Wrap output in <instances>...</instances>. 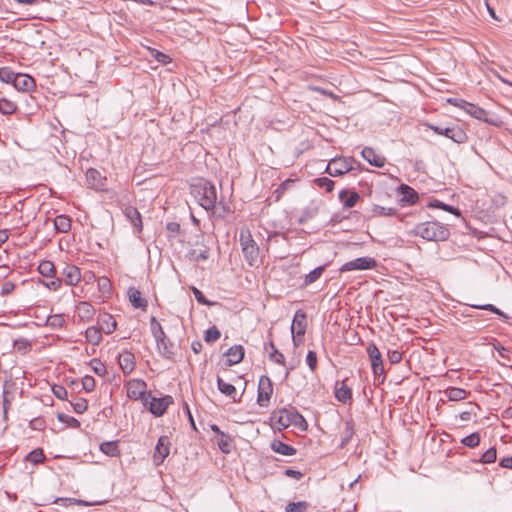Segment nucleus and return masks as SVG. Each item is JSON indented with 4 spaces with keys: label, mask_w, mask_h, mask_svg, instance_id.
<instances>
[{
    "label": "nucleus",
    "mask_w": 512,
    "mask_h": 512,
    "mask_svg": "<svg viewBox=\"0 0 512 512\" xmlns=\"http://www.w3.org/2000/svg\"><path fill=\"white\" fill-rule=\"evenodd\" d=\"M190 193L198 204L206 211H212L215 208L217 192L215 186L205 180L197 179L190 185Z\"/></svg>",
    "instance_id": "obj_1"
},
{
    "label": "nucleus",
    "mask_w": 512,
    "mask_h": 512,
    "mask_svg": "<svg viewBox=\"0 0 512 512\" xmlns=\"http://www.w3.org/2000/svg\"><path fill=\"white\" fill-rule=\"evenodd\" d=\"M271 421L278 430L286 429L291 425L301 431H306L308 428L307 421L295 408L275 410L271 415Z\"/></svg>",
    "instance_id": "obj_2"
},
{
    "label": "nucleus",
    "mask_w": 512,
    "mask_h": 512,
    "mask_svg": "<svg viewBox=\"0 0 512 512\" xmlns=\"http://www.w3.org/2000/svg\"><path fill=\"white\" fill-rule=\"evenodd\" d=\"M411 233L427 241H445L450 236L449 229L436 221L419 223L414 226Z\"/></svg>",
    "instance_id": "obj_3"
},
{
    "label": "nucleus",
    "mask_w": 512,
    "mask_h": 512,
    "mask_svg": "<svg viewBox=\"0 0 512 512\" xmlns=\"http://www.w3.org/2000/svg\"><path fill=\"white\" fill-rule=\"evenodd\" d=\"M239 242L247 264L257 266L259 261V246L253 239L249 229H241Z\"/></svg>",
    "instance_id": "obj_4"
},
{
    "label": "nucleus",
    "mask_w": 512,
    "mask_h": 512,
    "mask_svg": "<svg viewBox=\"0 0 512 512\" xmlns=\"http://www.w3.org/2000/svg\"><path fill=\"white\" fill-rule=\"evenodd\" d=\"M146 382L142 379H132L127 383V396L133 400H141L144 406L148 405L150 393H146Z\"/></svg>",
    "instance_id": "obj_5"
},
{
    "label": "nucleus",
    "mask_w": 512,
    "mask_h": 512,
    "mask_svg": "<svg viewBox=\"0 0 512 512\" xmlns=\"http://www.w3.org/2000/svg\"><path fill=\"white\" fill-rule=\"evenodd\" d=\"M377 266V261L372 257H359L354 260L344 263L340 267L341 272H348L354 270H370Z\"/></svg>",
    "instance_id": "obj_6"
},
{
    "label": "nucleus",
    "mask_w": 512,
    "mask_h": 512,
    "mask_svg": "<svg viewBox=\"0 0 512 512\" xmlns=\"http://www.w3.org/2000/svg\"><path fill=\"white\" fill-rule=\"evenodd\" d=\"M367 354L369 356L370 362H371V368L373 371V374L375 376H383L385 375L384 371V364L382 359V354L378 347L374 343H370L367 346Z\"/></svg>",
    "instance_id": "obj_7"
},
{
    "label": "nucleus",
    "mask_w": 512,
    "mask_h": 512,
    "mask_svg": "<svg viewBox=\"0 0 512 512\" xmlns=\"http://www.w3.org/2000/svg\"><path fill=\"white\" fill-rule=\"evenodd\" d=\"M172 403L173 397L170 395H165L161 398L152 397L150 395L148 405L146 407L154 416L161 417Z\"/></svg>",
    "instance_id": "obj_8"
},
{
    "label": "nucleus",
    "mask_w": 512,
    "mask_h": 512,
    "mask_svg": "<svg viewBox=\"0 0 512 512\" xmlns=\"http://www.w3.org/2000/svg\"><path fill=\"white\" fill-rule=\"evenodd\" d=\"M307 320L306 314L302 310H297L292 321L291 331L293 334V343L299 345L301 341L298 337H302L306 332Z\"/></svg>",
    "instance_id": "obj_9"
},
{
    "label": "nucleus",
    "mask_w": 512,
    "mask_h": 512,
    "mask_svg": "<svg viewBox=\"0 0 512 512\" xmlns=\"http://www.w3.org/2000/svg\"><path fill=\"white\" fill-rule=\"evenodd\" d=\"M428 127L429 129L433 130L436 134L443 135L457 143L463 142L466 138L464 131L458 126L441 127L433 124H428Z\"/></svg>",
    "instance_id": "obj_10"
},
{
    "label": "nucleus",
    "mask_w": 512,
    "mask_h": 512,
    "mask_svg": "<svg viewBox=\"0 0 512 512\" xmlns=\"http://www.w3.org/2000/svg\"><path fill=\"white\" fill-rule=\"evenodd\" d=\"M170 439L168 436H160L155 446L153 454V463L155 466L161 465L170 453Z\"/></svg>",
    "instance_id": "obj_11"
},
{
    "label": "nucleus",
    "mask_w": 512,
    "mask_h": 512,
    "mask_svg": "<svg viewBox=\"0 0 512 512\" xmlns=\"http://www.w3.org/2000/svg\"><path fill=\"white\" fill-rule=\"evenodd\" d=\"M273 393V386L268 376H261L258 385L257 402L262 407H267Z\"/></svg>",
    "instance_id": "obj_12"
},
{
    "label": "nucleus",
    "mask_w": 512,
    "mask_h": 512,
    "mask_svg": "<svg viewBox=\"0 0 512 512\" xmlns=\"http://www.w3.org/2000/svg\"><path fill=\"white\" fill-rule=\"evenodd\" d=\"M351 170V160L346 158H334L326 167V172L333 177L341 176Z\"/></svg>",
    "instance_id": "obj_13"
},
{
    "label": "nucleus",
    "mask_w": 512,
    "mask_h": 512,
    "mask_svg": "<svg viewBox=\"0 0 512 512\" xmlns=\"http://www.w3.org/2000/svg\"><path fill=\"white\" fill-rule=\"evenodd\" d=\"M13 86L21 92H30L36 87L33 77L28 74L17 73Z\"/></svg>",
    "instance_id": "obj_14"
},
{
    "label": "nucleus",
    "mask_w": 512,
    "mask_h": 512,
    "mask_svg": "<svg viewBox=\"0 0 512 512\" xmlns=\"http://www.w3.org/2000/svg\"><path fill=\"white\" fill-rule=\"evenodd\" d=\"M63 280L67 285L75 286L81 280L80 269L72 264H66L62 271Z\"/></svg>",
    "instance_id": "obj_15"
},
{
    "label": "nucleus",
    "mask_w": 512,
    "mask_h": 512,
    "mask_svg": "<svg viewBox=\"0 0 512 512\" xmlns=\"http://www.w3.org/2000/svg\"><path fill=\"white\" fill-rule=\"evenodd\" d=\"M159 353L167 359H171L174 355V345L170 339L164 333L163 336H157L155 338Z\"/></svg>",
    "instance_id": "obj_16"
},
{
    "label": "nucleus",
    "mask_w": 512,
    "mask_h": 512,
    "mask_svg": "<svg viewBox=\"0 0 512 512\" xmlns=\"http://www.w3.org/2000/svg\"><path fill=\"white\" fill-rule=\"evenodd\" d=\"M118 363L125 375H129L135 368V356L130 351H124L118 357Z\"/></svg>",
    "instance_id": "obj_17"
},
{
    "label": "nucleus",
    "mask_w": 512,
    "mask_h": 512,
    "mask_svg": "<svg viewBox=\"0 0 512 512\" xmlns=\"http://www.w3.org/2000/svg\"><path fill=\"white\" fill-rule=\"evenodd\" d=\"M187 257L196 263L204 262L210 257V248L202 243L200 248L191 249Z\"/></svg>",
    "instance_id": "obj_18"
},
{
    "label": "nucleus",
    "mask_w": 512,
    "mask_h": 512,
    "mask_svg": "<svg viewBox=\"0 0 512 512\" xmlns=\"http://www.w3.org/2000/svg\"><path fill=\"white\" fill-rule=\"evenodd\" d=\"M244 348L242 345H234L225 353L227 356V365L232 366L240 363L244 358Z\"/></svg>",
    "instance_id": "obj_19"
},
{
    "label": "nucleus",
    "mask_w": 512,
    "mask_h": 512,
    "mask_svg": "<svg viewBox=\"0 0 512 512\" xmlns=\"http://www.w3.org/2000/svg\"><path fill=\"white\" fill-rule=\"evenodd\" d=\"M362 157L371 165L381 168L385 165V158L378 155L374 149L365 147L361 152Z\"/></svg>",
    "instance_id": "obj_20"
},
{
    "label": "nucleus",
    "mask_w": 512,
    "mask_h": 512,
    "mask_svg": "<svg viewBox=\"0 0 512 512\" xmlns=\"http://www.w3.org/2000/svg\"><path fill=\"white\" fill-rule=\"evenodd\" d=\"M123 213L125 217L129 220V222L137 228L139 232L142 231V218L140 212L137 210V208L133 206H126L123 209Z\"/></svg>",
    "instance_id": "obj_21"
},
{
    "label": "nucleus",
    "mask_w": 512,
    "mask_h": 512,
    "mask_svg": "<svg viewBox=\"0 0 512 512\" xmlns=\"http://www.w3.org/2000/svg\"><path fill=\"white\" fill-rule=\"evenodd\" d=\"M335 398L342 403H347L352 399V391L346 385L345 381H337L335 384Z\"/></svg>",
    "instance_id": "obj_22"
},
{
    "label": "nucleus",
    "mask_w": 512,
    "mask_h": 512,
    "mask_svg": "<svg viewBox=\"0 0 512 512\" xmlns=\"http://www.w3.org/2000/svg\"><path fill=\"white\" fill-rule=\"evenodd\" d=\"M128 297L134 308H139L142 310L147 308L148 302L146 299L141 297V292L138 289L130 287L128 290Z\"/></svg>",
    "instance_id": "obj_23"
},
{
    "label": "nucleus",
    "mask_w": 512,
    "mask_h": 512,
    "mask_svg": "<svg viewBox=\"0 0 512 512\" xmlns=\"http://www.w3.org/2000/svg\"><path fill=\"white\" fill-rule=\"evenodd\" d=\"M215 442L219 449L225 454H229L233 449V438L225 432L216 436Z\"/></svg>",
    "instance_id": "obj_24"
},
{
    "label": "nucleus",
    "mask_w": 512,
    "mask_h": 512,
    "mask_svg": "<svg viewBox=\"0 0 512 512\" xmlns=\"http://www.w3.org/2000/svg\"><path fill=\"white\" fill-rule=\"evenodd\" d=\"M399 191L402 195L401 197V201L403 203H407V204H414L417 202L418 200V194L417 192L411 188L410 186L406 185V184H402L400 187H399Z\"/></svg>",
    "instance_id": "obj_25"
},
{
    "label": "nucleus",
    "mask_w": 512,
    "mask_h": 512,
    "mask_svg": "<svg viewBox=\"0 0 512 512\" xmlns=\"http://www.w3.org/2000/svg\"><path fill=\"white\" fill-rule=\"evenodd\" d=\"M271 449L284 456H292L296 454V449L280 440H273L271 443Z\"/></svg>",
    "instance_id": "obj_26"
},
{
    "label": "nucleus",
    "mask_w": 512,
    "mask_h": 512,
    "mask_svg": "<svg viewBox=\"0 0 512 512\" xmlns=\"http://www.w3.org/2000/svg\"><path fill=\"white\" fill-rule=\"evenodd\" d=\"M217 387L221 393L232 398V400L234 402L240 401V399L236 398L237 391H236V388L234 385H232L230 383H226L222 378L218 377L217 378Z\"/></svg>",
    "instance_id": "obj_27"
},
{
    "label": "nucleus",
    "mask_w": 512,
    "mask_h": 512,
    "mask_svg": "<svg viewBox=\"0 0 512 512\" xmlns=\"http://www.w3.org/2000/svg\"><path fill=\"white\" fill-rule=\"evenodd\" d=\"M100 330L106 334H111L117 327V322L114 317L110 314H104L100 319Z\"/></svg>",
    "instance_id": "obj_28"
},
{
    "label": "nucleus",
    "mask_w": 512,
    "mask_h": 512,
    "mask_svg": "<svg viewBox=\"0 0 512 512\" xmlns=\"http://www.w3.org/2000/svg\"><path fill=\"white\" fill-rule=\"evenodd\" d=\"M100 451L109 457L120 456V449L118 441H106L102 442L99 446Z\"/></svg>",
    "instance_id": "obj_29"
},
{
    "label": "nucleus",
    "mask_w": 512,
    "mask_h": 512,
    "mask_svg": "<svg viewBox=\"0 0 512 512\" xmlns=\"http://www.w3.org/2000/svg\"><path fill=\"white\" fill-rule=\"evenodd\" d=\"M339 198L343 201L345 208H352L356 205L360 196L356 191L349 193L347 190H341L339 192Z\"/></svg>",
    "instance_id": "obj_30"
},
{
    "label": "nucleus",
    "mask_w": 512,
    "mask_h": 512,
    "mask_svg": "<svg viewBox=\"0 0 512 512\" xmlns=\"http://www.w3.org/2000/svg\"><path fill=\"white\" fill-rule=\"evenodd\" d=\"M326 269V265H321L310 271L307 275H305L303 280V286L307 287L316 281H318L321 276L323 275L324 271Z\"/></svg>",
    "instance_id": "obj_31"
},
{
    "label": "nucleus",
    "mask_w": 512,
    "mask_h": 512,
    "mask_svg": "<svg viewBox=\"0 0 512 512\" xmlns=\"http://www.w3.org/2000/svg\"><path fill=\"white\" fill-rule=\"evenodd\" d=\"M396 209L392 207H385L378 204H372L371 206V217H386L394 216Z\"/></svg>",
    "instance_id": "obj_32"
},
{
    "label": "nucleus",
    "mask_w": 512,
    "mask_h": 512,
    "mask_svg": "<svg viewBox=\"0 0 512 512\" xmlns=\"http://www.w3.org/2000/svg\"><path fill=\"white\" fill-rule=\"evenodd\" d=\"M54 227L57 232L67 233L71 229V219L66 215H58L54 219Z\"/></svg>",
    "instance_id": "obj_33"
},
{
    "label": "nucleus",
    "mask_w": 512,
    "mask_h": 512,
    "mask_svg": "<svg viewBox=\"0 0 512 512\" xmlns=\"http://www.w3.org/2000/svg\"><path fill=\"white\" fill-rule=\"evenodd\" d=\"M102 331L95 326L88 327L85 332L86 340L92 345H98L102 341Z\"/></svg>",
    "instance_id": "obj_34"
},
{
    "label": "nucleus",
    "mask_w": 512,
    "mask_h": 512,
    "mask_svg": "<svg viewBox=\"0 0 512 512\" xmlns=\"http://www.w3.org/2000/svg\"><path fill=\"white\" fill-rule=\"evenodd\" d=\"M39 273L46 278H53L55 275V266L53 262L49 260H43L38 266Z\"/></svg>",
    "instance_id": "obj_35"
},
{
    "label": "nucleus",
    "mask_w": 512,
    "mask_h": 512,
    "mask_svg": "<svg viewBox=\"0 0 512 512\" xmlns=\"http://www.w3.org/2000/svg\"><path fill=\"white\" fill-rule=\"evenodd\" d=\"M268 348L271 349L269 358L270 360L274 361L277 364L283 365L285 363V357L284 355L278 351V349L275 347L273 341H269L268 344L265 345V350H268Z\"/></svg>",
    "instance_id": "obj_36"
},
{
    "label": "nucleus",
    "mask_w": 512,
    "mask_h": 512,
    "mask_svg": "<svg viewBox=\"0 0 512 512\" xmlns=\"http://www.w3.org/2000/svg\"><path fill=\"white\" fill-rule=\"evenodd\" d=\"M78 314L82 319H91L95 313L94 307L88 302H80L78 307Z\"/></svg>",
    "instance_id": "obj_37"
},
{
    "label": "nucleus",
    "mask_w": 512,
    "mask_h": 512,
    "mask_svg": "<svg viewBox=\"0 0 512 512\" xmlns=\"http://www.w3.org/2000/svg\"><path fill=\"white\" fill-rule=\"evenodd\" d=\"M54 503L59 504L61 506L69 507L72 505H78V506H91L95 503L87 502L84 500H79L75 498H57Z\"/></svg>",
    "instance_id": "obj_38"
},
{
    "label": "nucleus",
    "mask_w": 512,
    "mask_h": 512,
    "mask_svg": "<svg viewBox=\"0 0 512 512\" xmlns=\"http://www.w3.org/2000/svg\"><path fill=\"white\" fill-rule=\"evenodd\" d=\"M13 346L17 352L21 354H26L31 350L32 343L30 340L26 338H19L14 340Z\"/></svg>",
    "instance_id": "obj_39"
},
{
    "label": "nucleus",
    "mask_w": 512,
    "mask_h": 512,
    "mask_svg": "<svg viewBox=\"0 0 512 512\" xmlns=\"http://www.w3.org/2000/svg\"><path fill=\"white\" fill-rule=\"evenodd\" d=\"M65 323L64 316L61 314L50 315L46 319V325L52 329L62 328Z\"/></svg>",
    "instance_id": "obj_40"
},
{
    "label": "nucleus",
    "mask_w": 512,
    "mask_h": 512,
    "mask_svg": "<svg viewBox=\"0 0 512 512\" xmlns=\"http://www.w3.org/2000/svg\"><path fill=\"white\" fill-rule=\"evenodd\" d=\"M446 397L451 401H459L465 398V390L457 387L449 388L445 391Z\"/></svg>",
    "instance_id": "obj_41"
},
{
    "label": "nucleus",
    "mask_w": 512,
    "mask_h": 512,
    "mask_svg": "<svg viewBox=\"0 0 512 512\" xmlns=\"http://www.w3.org/2000/svg\"><path fill=\"white\" fill-rule=\"evenodd\" d=\"M17 110V105L11 100L0 99V112L4 115H12Z\"/></svg>",
    "instance_id": "obj_42"
},
{
    "label": "nucleus",
    "mask_w": 512,
    "mask_h": 512,
    "mask_svg": "<svg viewBox=\"0 0 512 512\" xmlns=\"http://www.w3.org/2000/svg\"><path fill=\"white\" fill-rule=\"evenodd\" d=\"M45 459L44 452L41 448H36L32 450L27 456L26 461L31 462L33 464L42 463Z\"/></svg>",
    "instance_id": "obj_43"
},
{
    "label": "nucleus",
    "mask_w": 512,
    "mask_h": 512,
    "mask_svg": "<svg viewBox=\"0 0 512 512\" xmlns=\"http://www.w3.org/2000/svg\"><path fill=\"white\" fill-rule=\"evenodd\" d=\"M17 73H15L11 68L9 67H1L0 68V81L4 83H14L15 77Z\"/></svg>",
    "instance_id": "obj_44"
},
{
    "label": "nucleus",
    "mask_w": 512,
    "mask_h": 512,
    "mask_svg": "<svg viewBox=\"0 0 512 512\" xmlns=\"http://www.w3.org/2000/svg\"><path fill=\"white\" fill-rule=\"evenodd\" d=\"M221 336L220 330L216 326H212L205 331L204 340L206 343H213Z\"/></svg>",
    "instance_id": "obj_45"
},
{
    "label": "nucleus",
    "mask_w": 512,
    "mask_h": 512,
    "mask_svg": "<svg viewBox=\"0 0 512 512\" xmlns=\"http://www.w3.org/2000/svg\"><path fill=\"white\" fill-rule=\"evenodd\" d=\"M482 122L488 123L492 126L499 127L502 124V120L495 114H490L482 109Z\"/></svg>",
    "instance_id": "obj_46"
},
{
    "label": "nucleus",
    "mask_w": 512,
    "mask_h": 512,
    "mask_svg": "<svg viewBox=\"0 0 512 512\" xmlns=\"http://www.w3.org/2000/svg\"><path fill=\"white\" fill-rule=\"evenodd\" d=\"M191 290L193 292V295L196 299V301L199 303V304H202V305H206V306H213V305H216L217 302H213V301H209L205 295L203 294L202 291H200L198 288L192 286L191 287Z\"/></svg>",
    "instance_id": "obj_47"
},
{
    "label": "nucleus",
    "mask_w": 512,
    "mask_h": 512,
    "mask_svg": "<svg viewBox=\"0 0 512 512\" xmlns=\"http://www.w3.org/2000/svg\"><path fill=\"white\" fill-rule=\"evenodd\" d=\"M90 366L92 367L94 373H96L98 376H104L107 373L106 366L97 358H94L90 361Z\"/></svg>",
    "instance_id": "obj_48"
},
{
    "label": "nucleus",
    "mask_w": 512,
    "mask_h": 512,
    "mask_svg": "<svg viewBox=\"0 0 512 512\" xmlns=\"http://www.w3.org/2000/svg\"><path fill=\"white\" fill-rule=\"evenodd\" d=\"M307 507H308V503L306 501L291 502L286 506L285 511L286 512H304Z\"/></svg>",
    "instance_id": "obj_49"
},
{
    "label": "nucleus",
    "mask_w": 512,
    "mask_h": 512,
    "mask_svg": "<svg viewBox=\"0 0 512 512\" xmlns=\"http://www.w3.org/2000/svg\"><path fill=\"white\" fill-rule=\"evenodd\" d=\"M465 446L468 447H476L480 443V434L478 432H474L466 437H464L461 441Z\"/></svg>",
    "instance_id": "obj_50"
},
{
    "label": "nucleus",
    "mask_w": 512,
    "mask_h": 512,
    "mask_svg": "<svg viewBox=\"0 0 512 512\" xmlns=\"http://www.w3.org/2000/svg\"><path fill=\"white\" fill-rule=\"evenodd\" d=\"M497 458V451L494 447L487 449L482 453V464L494 463Z\"/></svg>",
    "instance_id": "obj_51"
},
{
    "label": "nucleus",
    "mask_w": 512,
    "mask_h": 512,
    "mask_svg": "<svg viewBox=\"0 0 512 512\" xmlns=\"http://www.w3.org/2000/svg\"><path fill=\"white\" fill-rule=\"evenodd\" d=\"M73 410L78 413H84L88 408V401L84 398H78L74 402H71Z\"/></svg>",
    "instance_id": "obj_52"
},
{
    "label": "nucleus",
    "mask_w": 512,
    "mask_h": 512,
    "mask_svg": "<svg viewBox=\"0 0 512 512\" xmlns=\"http://www.w3.org/2000/svg\"><path fill=\"white\" fill-rule=\"evenodd\" d=\"M49 279L50 280L43 281L44 286L53 291H57L61 288L63 281L61 278L55 277L54 275L53 278Z\"/></svg>",
    "instance_id": "obj_53"
},
{
    "label": "nucleus",
    "mask_w": 512,
    "mask_h": 512,
    "mask_svg": "<svg viewBox=\"0 0 512 512\" xmlns=\"http://www.w3.org/2000/svg\"><path fill=\"white\" fill-rule=\"evenodd\" d=\"M315 182L319 187L324 188L327 192H331L334 189V181L327 177L317 178Z\"/></svg>",
    "instance_id": "obj_54"
},
{
    "label": "nucleus",
    "mask_w": 512,
    "mask_h": 512,
    "mask_svg": "<svg viewBox=\"0 0 512 512\" xmlns=\"http://www.w3.org/2000/svg\"><path fill=\"white\" fill-rule=\"evenodd\" d=\"M461 108L474 118L480 119V107L465 101V105H463Z\"/></svg>",
    "instance_id": "obj_55"
},
{
    "label": "nucleus",
    "mask_w": 512,
    "mask_h": 512,
    "mask_svg": "<svg viewBox=\"0 0 512 512\" xmlns=\"http://www.w3.org/2000/svg\"><path fill=\"white\" fill-rule=\"evenodd\" d=\"M150 323H151V332H152L153 337L156 338L157 336H163V334L165 332H164L161 324L156 320V318L154 316L151 317Z\"/></svg>",
    "instance_id": "obj_56"
},
{
    "label": "nucleus",
    "mask_w": 512,
    "mask_h": 512,
    "mask_svg": "<svg viewBox=\"0 0 512 512\" xmlns=\"http://www.w3.org/2000/svg\"><path fill=\"white\" fill-rule=\"evenodd\" d=\"M58 419L60 422L67 423L72 428L80 427V422L72 416L66 414H58Z\"/></svg>",
    "instance_id": "obj_57"
},
{
    "label": "nucleus",
    "mask_w": 512,
    "mask_h": 512,
    "mask_svg": "<svg viewBox=\"0 0 512 512\" xmlns=\"http://www.w3.org/2000/svg\"><path fill=\"white\" fill-rule=\"evenodd\" d=\"M52 392L54 396L59 400H66L68 397L67 389L62 385H54L52 387Z\"/></svg>",
    "instance_id": "obj_58"
},
{
    "label": "nucleus",
    "mask_w": 512,
    "mask_h": 512,
    "mask_svg": "<svg viewBox=\"0 0 512 512\" xmlns=\"http://www.w3.org/2000/svg\"><path fill=\"white\" fill-rule=\"evenodd\" d=\"M151 55L155 58L156 61H158L159 63H162V64H168L171 62V58L161 52V51H158V50H152L151 51Z\"/></svg>",
    "instance_id": "obj_59"
},
{
    "label": "nucleus",
    "mask_w": 512,
    "mask_h": 512,
    "mask_svg": "<svg viewBox=\"0 0 512 512\" xmlns=\"http://www.w3.org/2000/svg\"><path fill=\"white\" fill-rule=\"evenodd\" d=\"M82 387L86 392H91L95 389V379L92 376L86 375L82 379Z\"/></svg>",
    "instance_id": "obj_60"
},
{
    "label": "nucleus",
    "mask_w": 512,
    "mask_h": 512,
    "mask_svg": "<svg viewBox=\"0 0 512 512\" xmlns=\"http://www.w3.org/2000/svg\"><path fill=\"white\" fill-rule=\"evenodd\" d=\"M306 363L311 371H315L317 367V354L314 351H308L306 356Z\"/></svg>",
    "instance_id": "obj_61"
},
{
    "label": "nucleus",
    "mask_w": 512,
    "mask_h": 512,
    "mask_svg": "<svg viewBox=\"0 0 512 512\" xmlns=\"http://www.w3.org/2000/svg\"><path fill=\"white\" fill-rule=\"evenodd\" d=\"M99 289L102 293L107 294L111 291V282L108 278L102 277L98 281Z\"/></svg>",
    "instance_id": "obj_62"
},
{
    "label": "nucleus",
    "mask_w": 512,
    "mask_h": 512,
    "mask_svg": "<svg viewBox=\"0 0 512 512\" xmlns=\"http://www.w3.org/2000/svg\"><path fill=\"white\" fill-rule=\"evenodd\" d=\"M388 359L391 364H398L402 360V353L398 350H389Z\"/></svg>",
    "instance_id": "obj_63"
},
{
    "label": "nucleus",
    "mask_w": 512,
    "mask_h": 512,
    "mask_svg": "<svg viewBox=\"0 0 512 512\" xmlns=\"http://www.w3.org/2000/svg\"><path fill=\"white\" fill-rule=\"evenodd\" d=\"M505 202H506V197L501 193L495 194L492 198V206L495 208L503 206L505 204Z\"/></svg>",
    "instance_id": "obj_64"
}]
</instances>
